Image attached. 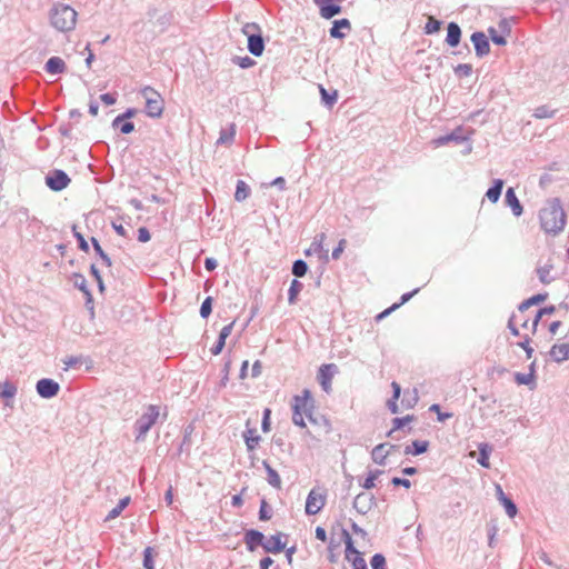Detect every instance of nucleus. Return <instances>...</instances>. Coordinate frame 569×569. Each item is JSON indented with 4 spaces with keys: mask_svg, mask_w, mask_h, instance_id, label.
I'll return each mask as SVG.
<instances>
[{
    "mask_svg": "<svg viewBox=\"0 0 569 569\" xmlns=\"http://www.w3.org/2000/svg\"><path fill=\"white\" fill-rule=\"evenodd\" d=\"M352 506L360 515H367L377 506V499L372 493L360 492L356 496Z\"/></svg>",
    "mask_w": 569,
    "mask_h": 569,
    "instance_id": "15",
    "label": "nucleus"
},
{
    "mask_svg": "<svg viewBox=\"0 0 569 569\" xmlns=\"http://www.w3.org/2000/svg\"><path fill=\"white\" fill-rule=\"evenodd\" d=\"M488 32H489L491 41L495 44H497V46H506L507 44L506 36L502 33H498V31L493 27H490L488 29Z\"/></svg>",
    "mask_w": 569,
    "mask_h": 569,
    "instance_id": "56",
    "label": "nucleus"
},
{
    "mask_svg": "<svg viewBox=\"0 0 569 569\" xmlns=\"http://www.w3.org/2000/svg\"><path fill=\"white\" fill-rule=\"evenodd\" d=\"M552 268L553 266L551 263H547L537 268V274L541 283L549 284L553 281V277L550 276Z\"/></svg>",
    "mask_w": 569,
    "mask_h": 569,
    "instance_id": "40",
    "label": "nucleus"
},
{
    "mask_svg": "<svg viewBox=\"0 0 569 569\" xmlns=\"http://www.w3.org/2000/svg\"><path fill=\"white\" fill-rule=\"evenodd\" d=\"M388 442L377 445L371 450V459L375 463L385 467L387 465V458L390 455V450H387Z\"/></svg>",
    "mask_w": 569,
    "mask_h": 569,
    "instance_id": "24",
    "label": "nucleus"
},
{
    "mask_svg": "<svg viewBox=\"0 0 569 569\" xmlns=\"http://www.w3.org/2000/svg\"><path fill=\"white\" fill-rule=\"evenodd\" d=\"M430 442L428 440H413L405 447V455L420 456L428 451Z\"/></svg>",
    "mask_w": 569,
    "mask_h": 569,
    "instance_id": "26",
    "label": "nucleus"
},
{
    "mask_svg": "<svg viewBox=\"0 0 569 569\" xmlns=\"http://www.w3.org/2000/svg\"><path fill=\"white\" fill-rule=\"evenodd\" d=\"M318 87H319L321 103L326 108L331 109L338 101V91L337 90L328 91L322 84H319Z\"/></svg>",
    "mask_w": 569,
    "mask_h": 569,
    "instance_id": "31",
    "label": "nucleus"
},
{
    "mask_svg": "<svg viewBox=\"0 0 569 569\" xmlns=\"http://www.w3.org/2000/svg\"><path fill=\"white\" fill-rule=\"evenodd\" d=\"M547 298H548V293L547 292L533 295L530 298L523 300L518 306V310L520 312H523L525 310L529 309L532 306H537V305L542 303Z\"/></svg>",
    "mask_w": 569,
    "mask_h": 569,
    "instance_id": "34",
    "label": "nucleus"
},
{
    "mask_svg": "<svg viewBox=\"0 0 569 569\" xmlns=\"http://www.w3.org/2000/svg\"><path fill=\"white\" fill-rule=\"evenodd\" d=\"M470 41L473 44L476 56L483 58L490 52V42L488 37L482 31H475L470 36Z\"/></svg>",
    "mask_w": 569,
    "mask_h": 569,
    "instance_id": "18",
    "label": "nucleus"
},
{
    "mask_svg": "<svg viewBox=\"0 0 569 569\" xmlns=\"http://www.w3.org/2000/svg\"><path fill=\"white\" fill-rule=\"evenodd\" d=\"M117 97H118V93L117 92H107V93H102L100 94V100L102 103H104L106 106H113L116 102H117Z\"/></svg>",
    "mask_w": 569,
    "mask_h": 569,
    "instance_id": "61",
    "label": "nucleus"
},
{
    "mask_svg": "<svg viewBox=\"0 0 569 569\" xmlns=\"http://www.w3.org/2000/svg\"><path fill=\"white\" fill-rule=\"evenodd\" d=\"M46 186L54 192L64 190L71 182L68 173L62 169L50 170L46 178Z\"/></svg>",
    "mask_w": 569,
    "mask_h": 569,
    "instance_id": "7",
    "label": "nucleus"
},
{
    "mask_svg": "<svg viewBox=\"0 0 569 569\" xmlns=\"http://www.w3.org/2000/svg\"><path fill=\"white\" fill-rule=\"evenodd\" d=\"M49 18L56 30L69 32L76 27L78 13L71 6L57 2L51 7Z\"/></svg>",
    "mask_w": 569,
    "mask_h": 569,
    "instance_id": "2",
    "label": "nucleus"
},
{
    "mask_svg": "<svg viewBox=\"0 0 569 569\" xmlns=\"http://www.w3.org/2000/svg\"><path fill=\"white\" fill-rule=\"evenodd\" d=\"M160 416L159 407L156 405H149L146 408V411L134 421L133 431H134V441L140 442L146 439L147 433L152 428V426L157 422Z\"/></svg>",
    "mask_w": 569,
    "mask_h": 569,
    "instance_id": "4",
    "label": "nucleus"
},
{
    "mask_svg": "<svg viewBox=\"0 0 569 569\" xmlns=\"http://www.w3.org/2000/svg\"><path fill=\"white\" fill-rule=\"evenodd\" d=\"M71 231L78 242V248L83 252H89V243L81 232L77 230V224H72Z\"/></svg>",
    "mask_w": 569,
    "mask_h": 569,
    "instance_id": "46",
    "label": "nucleus"
},
{
    "mask_svg": "<svg viewBox=\"0 0 569 569\" xmlns=\"http://www.w3.org/2000/svg\"><path fill=\"white\" fill-rule=\"evenodd\" d=\"M251 422L248 419L246 421V430L242 432V438L247 447L248 452H253L259 442L261 441V437L257 433V429L250 426Z\"/></svg>",
    "mask_w": 569,
    "mask_h": 569,
    "instance_id": "20",
    "label": "nucleus"
},
{
    "mask_svg": "<svg viewBox=\"0 0 569 569\" xmlns=\"http://www.w3.org/2000/svg\"><path fill=\"white\" fill-rule=\"evenodd\" d=\"M326 505V496L311 489L306 499V513L315 516L322 510Z\"/></svg>",
    "mask_w": 569,
    "mask_h": 569,
    "instance_id": "13",
    "label": "nucleus"
},
{
    "mask_svg": "<svg viewBox=\"0 0 569 569\" xmlns=\"http://www.w3.org/2000/svg\"><path fill=\"white\" fill-rule=\"evenodd\" d=\"M541 229L549 234L560 233L566 226V212L559 198H552L547 201L546 207L539 211Z\"/></svg>",
    "mask_w": 569,
    "mask_h": 569,
    "instance_id": "1",
    "label": "nucleus"
},
{
    "mask_svg": "<svg viewBox=\"0 0 569 569\" xmlns=\"http://www.w3.org/2000/svg\"><path fill=\"white\" fill-rule=\"evenodd\" d=\"M139 93L146 99L144 113L153 119L160 118L164 109L162 96L150 86L143 87Z\"/></svg>",
    "mask_w": 569,
    "mask_h": 569,
    "instance_id": "6",
    "label": "nucleus"
},
{
    "mask_svg": "<svg viewBox=\"0 0 569 569\" xmlns=\"http://www.w3.org/2000/svg\"><path fill=\"white\" fill-rule=\"evenodd\" d=\"M289 538L288 533L282 531H277L271 535L269 538H264V548L263 551L267 553L278 555L286 549L287 540Z\"/></svg>",
    "mask_w": 569,
    "mask_h": 569,
    "instance_id": "9",
    "label": "nucleus"
},
{
    "mask_svg": "<svg viewBox=\"0 0 569 569\" xmlns=\"http://www.w3.org/2000/svg\"><path fill=\"white\" fill-rule=\"evenodd\" d=\"M381 469L369 470L368 476L365 480L359 479V485L365 490H371L376 487V480L383 473Z\"/></svg>",
    "mask_w": 569,
    "mask_h": 569,
    "instance_id": "35",
    "label": "nucleus"
},
{
    "mask_svg": "<svg viewBox=\"0 0 569 569\" xmlns=\"http://www.w3.org/2000/svg\"><path fill=\"white\" fill-rule=\"evenodd\" d=\"M341 539L346 545V558L350 560V555L356 552L355 541L346 528H341Z\"/></svg>",
    "mask_w": 569,
    "mask_h": 569,
    "instance_id": "39",
    "label": "nucleus"
},
{
    "mask_svg": "<svg viewBox=\"0 0 569 569\" xmlns=\"http://www.w3.org/2000/svg\"><path fill=\"white\" fill-rule=\"evenodd\" d=\"M530 343L531 338L528 335H525L522 340L517 343L518 347L525 350L527 359H530L535 351Z\"/></svg>",
    "mask_w": 569,
    "mask_h": 569,
    "instance_id": "57",
    "label": "nucleus"
},
{
    "mask_svg": "<svg viewBox=\"0 0 569 569\" xmlns=\"http://www.w3.org/2000/svg\"><path fill=\"white\" fill-rule=\"evenodd\" d=\"M478 451H479V456H478L477 462L483 468H489L490 467L489 457L492 452V446L488 442H481L478 446Z\"/></svg>",
    "mask_w": 569,
    "mask_h": 569,
    "instance_id": "33",
    "label": "nucleus"
},
{
    "mask_svg": "<svg viewBox=\"0 0 569 569\" xmlns=\"http://www.w3.org/2000/svg\"><path fill=\"white\" fill-rule=\"evenodd\" d=\"M351 31V22L347 18H341L332 21V26L329 29V36L333 39L342 40Z\"/></svg>",
    "mask_w": 569,
    "mask_h": 569,
    "instance_id": "19",
    "label": "nucleus"
},
{
    "mask_svg": "<svg viewBox=\"0 0 569 569\" xmlns=\"http://www.w3.org/2000/svg\"><path fill=\"white\" fill-rule=\"evenodd\" d=\"M475 130L471 128H466L463 126L456 127L451 132L439 136L435 138L431 143L438 148L445 144H448L450 142H453L456 144L467 143L466 149L463 150L465 154H468L472 151V144H471V136L473 134Z\"/></svg>",
    "mask_w": 569,
    "mask_h": 569,
    "instance_id": "3",
    "label": "nucleus"
},
{
    "mask_svg": "<svg viewBox=\"0 0 569 569\" xmlns=\"http://www.w3.org/2000/svg\"><path fill=\"white\" fill-rule=\"evenodd\" d=\"M111 127L121 134H129L134 131V123L131 120H124L121 114H118L112 120Z\"/></svg>",
    "mask_w": 569,
    "mask_h": 569,
    "instance_id": "28",
    "label": "nucleus"
},
{
    "mask_svg": "<svg viewBox=\"0 0 569 569\" xmlns=\"http://www.w3.org/2000/svg\"><path fill=\"white\" fill-rule=\"evenodd\" d=\"M18 387L14 382L10 380L0 382V398L4 401L6 406H8L9 401L16 397Z\"/></svg>",
    "mask_w": 569,
    "mask_h": 569,
    "instance_id": "25",
    "label": "nucleus"
},
{
    "mask_svg": "<svg viewBox=\"0 0 569 569\" xmlns=\"http://www.w3.org/2000/svg\"><path fill=\"white\" fill-rule=\"evenodd\" d=\"M313 410H315V400L312 398V393L310 392V399L306 402V406H302V412L306 415L310 422H313Z\"/></svg>",
    "mask_w": 569,
    "mask_h": 569,
    "instance_id": "59",
    "label": "nucleus"
},
{
    "mask_svg": "<svg viewBox=\"0 0 569 569\" xmlns=\"http://www.w3.org/2000/svg\"><path fill=\"white\" fill-rule=\"evenodd\" d=\"M308 270H309L308 263L302 259L295 260L292 263V267H291V272L297 278L305 277L306 273L308 272Z\"/></svg>",
    "mask_w": 569,
    "mask_h": 569,
    "instance_id": "44",
    "label": "nucleus"
},
{
    "mask_svg": "<svg viewBox=\"0 0 569 569\" xmlns=\"http://www.w3.org/2000/svg\"><path fill=\"white\" fill-rule=\"evenodd\" d=\"M453 72L457 77H469L472 73V66L470 63H459L453 68Z\"/></svg>",
    "mask_w": 569,
    "mask_h": 569,
    "instance_id": "55",
    "label": "nucleus"
},
{
    "mask_svg": "<svg viewBox=\"0 0 569 569\" xmlns=\"http://www.w3.org/2000/svg\"><path fill=\"white\" fill-rule=\"evenodd\" d=\"M236 124L230 123L228 128H222L219 133V138L216 142L217 146H230L234 141Z\"/></svg>",
    "mask_w": 569,
    "mask_h": 569,
    "instance_id": "29",
    "label": "nucleus"
},
{
    "mask_svg": "<svg viewBox=\"0 0 569 569\" xmlns=\"http://www.w3.org/2000/svg\"><path fill=\"white\" fill-rule=\"evenodd\" d=\"M251 193L249 184L243 180H238L236 184L234 200L238 202L244 201Z\"/></svg>",
    "mask_w": 569,
    "mask_h": 569,
    "instance_id": "37",
    "label": "nucleus"
},
{
    "mask_svg": "<svg viewBox=\"0 0 569 569\" xmlns=\"http://www.w3.org/2000/svg\"><path fill=\"white\" fill-rule=\"evenodd\" d=\"M353 558L349 561L352 563V569H368L367 562L363 559L362 552H360L358 549H356V552H352Z\"/></svg>",
    "mask_w": 569,
    "mask_h": 569,
    "instance_id": "49",
    "label": "nucleus"
},
{
    "mask_svg": "<svg viewBox=\"0 0 569 569\" xmlns=\"http://www.w3.org/2000/svg\"><path fill=\"white\" fill-rule=\"evenodd\" d=\"M241 31L247 37V48L249 52L254 57L262 56L266 43L261 27L257 22H247L243 24Z\"/></svg>",
    "mask_w": 569,
    "mask_h": 569,
    "instance_id": "5",
    "label": "nucleus"
},
{
    "mask_svg": "<svg viewBox=\"0 0 569 569\" xmlns=\"http://www.w3.org/2000/svg\"><path fill=\"white\" fill-rule=\"evenodd\" d=\"M505 181L502 179H495L492 181V184L489 187V189L486 192V197L488 200L492 203L498 202L500 199L502 188H503Z\"/></svg>",
    "mask_w": 569,
    "mask_h": 569,
    "instance_id": "32",
    "label": "nucleus"
},
{
    "mask_svg": "<svg viewBox=\"0 0 569 569\" xmlns=\"http://www.w3.org/2000/svg\"><path fill=\"white\" fill-rule=\"evenodd\" d=\"M393 487H403L409 489L411 487V481L407 478L393 477L390 481Z\"/></svg>",
    "mask_w": 569,
    "mask_h": 569,
    "instance_id": "63",
    "label": "nucleus"
},
{
    "mask_svg": "<svg viewBox=\"0 0 569 569\" xmlns=\"http://www.w3.org/2000/svg\"><path fill=\"white\" fill-rule=\"evenodd\" d=\"M258 518L260 521H268L272 518V508L264 498L260 501Z\"/></svg>",
    "mask_w": 569,
    "mask_h": 569,
    "instance_id": "45",
    "label": "nucleus"
},
{
    "mask_svg": "<svg viewBox=\"0 0 569 569\" xmlns=\"http://www.w3.org/2000/svg\"><path fill=\"white\" fill-rule=\"evenodd\" d=\"M319 8V13L323 19H332L342 12V7L335 0H313Z\"/></svg>",
    "mask_w": 569,
    "mask_h": 569,
    "instance_id": "16",
    "label": "nucleus"
},
{
    "mask_svg": "<svg viewBox=\"0 0 569 569\" xmlns=\"http://www.w3.org/2000/svg\"><path fill=\"white\" fill-rule=\"evenodd\" d=\"M303 289L302 282H300L298 279H293L290 283L289 290H288V302L290 305L296 303L298 295Z\"/></svg>",
    "mask_w": 569,
    "mask_h": 569,
    "instance_id": "41",
    "label": "nucleus"
},
{
    "mask_svg": "<svg viewBox=\"0 0 569 569\" xmlns=\"http://www.w3.org/2000/svg\"><path fill=\"white\" fill-rule=\"evenodd\" d=\"M63 363L66 366V370L76 368L78 365L82 363V357H68L63 360Z\"/></svg>",
    "mask_w": 569,
    "mask_h": 569,
    "instance_id": "64",
    "label": "nucleus"
},
{
    "mask_svg": "<svg viewBox=\"0 0 569 569\" xmlns=\"http://www.w3.org/2000/svg\"><path fill=\"white\" fill-rule=\"evenodd\" d=\"M505 202H506V206H508L511 209L515 217H520L522 214L523 207H522L520 200L518 199L516 191L512 187H509L506 190Z\"/></svg>",
    "mask_w": 569,
    "mask_h": 569,
    "instance_id": "22",
    "label": "nucleus"
},
{
    "mask_svg": "<svg viewBox=\"0 0 569 569\" xmlns=\"http://www.w3.org/2000/svg\"><path fill=\"white\" fill-rule=\"evenodd\" d=\"M441 26H442L441 20L430 17L423 27V31L426 34H433L440 30Z\"/></svg>",
    "mask_w": 569,
    "mask_h": 569,
    "instance_id": "47",
    "label": "nucleus"
},
{
    "mask_svg": "<svg viewBox=\"0 0 569 569\" xmlns=\"http://www.w3.org/2000/svg\"><path fill=\"white\" fill-rule=\"evenodd\" d=\"M429 411L437 413V420L439 422H445L453 416L452 412H442L439 403L431 405Z\"/></svg>",
    "mask_w": 569,
    "mask_h": 569,
    "instance_id": "54",
    "label": "nucleus"
},
{
    "mask_svg": "<svg viewBox=\"0 0 569 569\" xmlns=\"http://www.w3.org/2000/svg\"><path fill=\"white\" fill-rule=\"evenodd\" d=\"M111 127L121 134H129L134 131V123L131 120H124L121 114H118L112 120Z\"/></svg>",
    "mask_w": 569,
    "mask_h": 569,
    "instance_id": "27",
    "label": "nucleus"
},
{
    "mask_svg": "<svg viewBox=\"0 0 569 569\" xmlns=\"http://www.w3.org/2000/svg\"><path fill=\"white\" fill-rule=\"evenodd\" d=\"M556 112H557L556 109H550L547 104H542V106L537 107L533 110L532 116L536 119H549V118L555 117Z\"/></svg>",
    "mask_w": 569,
    "mask_h": 569,
    "instance_id": "43",
    "label": "nucleus"
},
{
    "mask_svg": "<svg viewBox=\"0 0 569 569\" xmlns=\"http://www.w3.org/2000/svg\"><path fill=\"white\" fill-rule=\"evenodd\" d=\"M196 427L193 422L188 423L182 430V440L178 446V456L184 455L186 458L190 457L191 448L193 446V435Z\"/></svg>",
    "mask_w": 569,
    "mask_h": 569,
    "instance_id": "14",
    "label": "nucleus"
},
{
    "mask_svg": "<svg viewBox=\"0 0 569 569\" xmlns=\"http://www.w3.org/2000/svg\"><path fill=\"white\" fill-rule=\"evenodd\" d=\"M230 369H231V360L228 359V360L224 361L223 367L221 369V380H220V386L221 387H226V385H227V382L229 380Z\"/></svg>",
    "mask_w": 569,
    "mask_h": 569,
    "instance_id": "60",
    "label": "nucleus"
},
{
    "mask_svg": "<svg viewBox=\"0 0 569 569\" xmlns=\"http://www.w3.org/2000/svg\"><path fill=\"white\" fill-rule=\"evenodd\" d=\"M130 501H131V498L129 496H126V497L121 498L118 501L117 506L113 507L109 511V513L106 516L104 521H110V520L116 519L117 517H119L121 515V512L128 507Z\"/></svg>",
    "mask_w": 569,
    "mask_h": 569,
    "instance_id": "36",
    "label": "nucleus"
},
{
    "mask_svg": "<svg viewBox=\"0 0 569 569\" xmlns=\"http://www.w3.org/2000/svg\"><path fill=\"white\" fill-rule=\"evenodd\" d=\"M500 505L505 508L506 513L510 518H515L518 513V508L515 501L509 496H503L501 498Z\"/></svg>",
    "mask_w": 569,
    "mask_h": 569,
    "instance_id": "42",
    "label": "nucleus"
},
{
    "mask_svg": "<svg viewBox=\"0 0 569 569\" xmlns=\"http://www.w3.org/2000/svg\"><path fill=\"white\" fill-rule=\"evenodd\" d=\"M416 417L413 415H407L405 417H396L392 419L393 430L403 429L409 422L413 421Z\"/></svg>",
    "mask_w": 569,
    "mask_h": 569,
    "instance_id": "50",
    "label": "nucleus"
},
{
    "mask_svg": "<svg viewBox=\"0 0 569 569\" xmlns=\"http://www.w3.org/2000/svg\"><path fill=\"white\" fill-rule=\"evenodd\" d=\"M172 21H173V13H171V12H167L157 19V23H158V26H160L162 32L169 28V26L172 23Z\"/></svg>",
    "mask_w": 569,
    "mask_h": 569,
    "instance_id": "58",
    "label": "nucleus"
},
{
    "mask_svg": "<svg viewBox=\"0 0 569 569\" xmlns=\"http://www.w3.org/2000/svg\"><path fill=\"white\" fill-rule=\"evenodd\" d=\"M153 548L147 547L143 550V560L142 565L144 569H154V561H153Z\"/></svg>",
    "mask_w": 569,
    "mask_h": 569,
    "instance_id": "53",
    "label": "nucleus"
},
{
    "mask_svg": "<svg viewBox=\"0 0 569 569\" xmlns=\"http://www.w3.org/2000/svg\"><path fill=\"white\" fill-rule=\"evenodd\" d=\"M462 30L460 26L451 21L447 24V36L445 42L450 48H457L461 41Z\"/></svg>",
    "mask_w": 569,
    "mask_h": 569,
    "instance_id": "21",
    "label": "nucleus"
},
{
    "mask_svg": "<svg viewBox=\"0 0 569 569\" xmlns=\"http://www.w3.org/2000/svg\"><path fill=\"white\" fill-rule=\"evenodd\" d=\"M262 467L267 472V482L274 489H281V478L276 469H273L268 460H262Z\"/></svg>",
    "mask_w": 569,
    "mask_h": 569,
    "instance_id": "30",
    "label": "nucleus"
},
{
    "mask_svg": "<svg viewBox=\"0 0 569 569\" xmlns=\"http://www.w3.org/2000/svg\"><path fill=\"white\" fill-rule=\"evenodd\" d=\"M73 286L79 289L84 296V306L90 313V319L94 318V301L91 290L87 284L84 276L80 272L72 274Z\"/></svg>",
    "mask_w": 569,
    "mask_h": 569,
    "instance_id": "8",
    "label": "nucleus"
},
{
    "mask_svg": "<svg viewBox=\"0 0 569 569\" xmlns=\"http://www.w3.org/2000/svg\"><path fill=\"white\" fill-rule=\"evenodd\" d=\"M264 533L258 529H247L243 536V542L249 552H253L258 547L264 548Z\"/></svg>",
    "mask_w": 569,
    "mask_h": 569,
    "instance_id": "17",
    "label": "nucleus"
},
{
    "mask_svg": "<svg viewBox=\"0 0 569 569\" xmlns=\"http://www.w3.org/2000/svg\"><path fill=\"white\" fill-rule=\"evenodd\" d=\"M43 69L49 74H61L66 71L67 64L62 58L53 56L47 60Z\"/></svg>",
    "mask_w": 569,
    "mask_h": 569,
    "instance_id": "23",
    "label": "nucleus"
},
{
    "mask_svg": "<svg viewBox=\"0 0 569 569\" xmlns=\"http://www.w3.org/2000/svg\"><path fill=\"white\" fill-rule=\"evenodd\" d=\"M232 62L237 66H239L241 69H249L253 66H256V61L250 58L249 56H244V57H238V56H234L232 58Z\"/></svg>",
    "mask_w": 569,
    "mask_h": 569,
    "instance_id": "51",
    "label": "nucleus"
},
{
    "mask_svg": "<svg viewBox=\"0 0 569 569\" xmlns=\"http://www.w3.org/2000/svg\"><path fill=\"white\" fill-rule=\"evenodd\" d=\"M370 566L371 569H387L386 557L380 552L375 553L370 559Z\"/></svg>",
    "mask_w": 569,
    "mask_h": 569,
    "instance_id": "52",
    "label": "nucleus"
},
{
    "mask_svg": "<svg viewBox=\"0 0 569 569\" xmlns=\"http://www.w3.org/2000/svg\"><path fill=\"white\" fill-rule=\"evenodd\" d=\"M226 346V340H223L222 337H218L217 341L214 342V345L211 347L210 349V352L213 355V356H218L222 352L223 348Z\"/></svg>",
    "mask_w": 569,
    "mask_h": 569,
    "instance_id": "62",
    "label": "nucleus"
},
{
    "mask_svg": "<svg viewBox=\"0 0 569 569\" xmlns=\"http://www.w3.org/2000/svg\"><path fill=\"white\" fill-rule=\"evenodd\" d=\"M308 399H310L309 389H305L300 396L293 397L292 422L300 428H306V422L302 416V406H306Z\"/></svg>",
    "mask_w": 569,
    "mask_h": 569,
    "instance_id": "10",
    "label": "nucleus"
},
{
    "mask_svg": "<svg viewBox=\"0 0 569 569\" xmlns=\"http://www.w3.org/2000/svg\"><path fill=\"white\" fill-rule=\"evenodd\" d=\"M515 382L519 386H528L530 390H535L537 388L536 379L532 378V373H515Z\"/></svg>",
    "mask_w": 569,
    "mask_h": 569,
    "instance_id": "38",
    "label": "nucleus"
},
{
    "mask_svg": "<svg viewBox=\"0 0 569 569\" xmlns=\"http://www.w3.org/2000/svg\"><path fill=\"white\" fill-rule=\"evenodd\" d=\"M337 372L338 366L336 363H325L320 366L317 380L326 393H330L332 378Z\"/></svg>",
    "mask_w": 569,
    "mask_h": 569,
    "instance_id": "11",
    "label": "nucleus"
},
{
    "mask_svg": "<svg viewBox=\"0 0 569 569\" xmlns=\"http://www.w3.org/2000/svg\"><path fill=\"white\" fill-rule=\"evenodd\" d=\"M213 298L208 296L201 303L199 315L202 319H208L212 312Z\"/></svg>",
    "mask_w": 569,
    "mask_h": 569,
    "instance_id": "48",
    "label": "nucleus"
},
{
    "mask_svg": "<svg viewBox=\"0 0 569 569\" xmlns=\"http://www.w3.org/2000/svg\"><path fill=\"white\" fill-rule=\"evenodd\" d=\"M36 391L42 399H52L60 391V385L50 378H42L36 383Z\"/></svg>",
    "mask_w": 569,
    "mask_h": 569,
    "instance_id": "12",
    "label": "nucleus"
}]
</instances>
